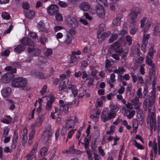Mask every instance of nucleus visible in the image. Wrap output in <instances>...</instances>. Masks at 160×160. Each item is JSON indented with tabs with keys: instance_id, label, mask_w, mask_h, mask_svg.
<instances>
[{
	"instance_id": "nucleus-1",
	"label": "nucleus",
	"mask_w": 160,
	"mask_h": 160,
	"mask_svg": "<svg viewBox=\"0 0 160 160\" xmlns=\"http://www.w3.org/2000/svg\"><path fill=\"white\" fill-rule=\"evenodd\" d=\"M156 89H152L149 94L148 104V115L147 119V123L149 124L150 131H155L157 129L155 107H152L156 101Z\"/></svg>"
},
{
	"instance_id": "nucleus-2",
	"label": "nucleus",
	"mask_w": 160,
	"mask_h": 160,
	"mask_svg": "<svg viewBox=\"0 0 160 160\" xmlns=\"http://www.w3.org/2000/svg\"><path fill=\"white\" fill-rule=\"evenodd\" d=\"M12 86L13 87L19 88L24 90L30 88L28 86V81L26 79L21 77L13 79L12 82Z\"/></svg>"
},
{
	"instance_id": "nucleus-3",
	"label": "nucleus",
	"mask_w": 160,
	"mask_h": 160,
	"mask_svg": "<svg viewBox=\"0 0 160 160\" xmlns=\"http://www.w3.org/2000/svg\"><path fill=\"white\" fill-rule=\"evenodd\" d=\"M61 81L59 86V92L60 94H63L67 91L66 86L68 84L69 80L66 77L65 74L61 75L60 76Z\"/></svg>"
},
{
	"instance_id": "nucleus-4",
	"label": "nucleus",
	"mask_w": 160,
	"mask_h": 160,
	"mask_svg": "<svg viewBox=\"0 0 160 160\" xmlns=\"http://www.w3.org/2000/svg\"><path fill=\"white\" fill-rule=\"evenodd\" d=\"M139 13V9L138 8H134L131 10L129 14V16L131 18L130 22L131 25L136 26L138 24L137 18Z\"/></svg>"
},
{
	"instance_id": "nucleus-5",
	"label": "nucleus",
	"mask_w": 160,
	"mask_h": 160,
	"mask_svg": "<svg viewBox=\"0 0 160 160\" xmlns=\"http://www.w3.org/2000/svg\"><path fill=\"white\" fill-rule=\"evenodd\" d=\"M66 23L68 26L73 28H77L78 26V22L76 18L68 15L65 20Z\"/></svg>"
},
{
	"instance_id": "nucleus-6",
	"label": "nucleus",
	"mask_w": 160,
	"mask_h": 160,
	"mask_svg": "<svg viewBox=\"0 0 160 160\" xmlns=\"http://www.w3.org/2000/svg\"><path fill=\"white\" fill-rule=\"evenodd\" d=\"M38 146V142H35L33 145L32 149L27 156V160H36V154Z\"/></svg>"
},
{
	"instance_id": "nucleus-7",
	"label": "nucleus",
	"mask_w": 160,
	"mask_h": 160,
	"mask_svg": "<svg viewBox=\"0 0 160 160\" xmlns=\"http://www.w3.org/2000/svg\"><path fill=\"white\" fill-rule=\"evenodd\" d=\"M95 10L98 17L103 18L105 15V10L103 7L100 4L97 5L96 7Z\"/></svg>"
},
{
	"instance_id": "nucleus-8",
	"label": "nucleus",
	"mask_w": 160,
	"mask_h": 160,
	"mask_svg": "<svg viewBox=\"0 0 160 160\" xmlns=\"http://www.w3.org/2000/svg\"><path fill=\"white\" fill-rule=\"evenodd\" d=\"M52 133L49 130H45L42 134V138L44 142L46 143L51 140Z\"/></svg>"
},
{
	"instance_id": "nucleus-9",
	"label": "nucleus",
	"mask_w": 160,
	"mask_h": 160,
	"mask_svg": "<svg viewBox=\"0 0 160 160\" xmlns=\"http://www.w3.org/2000/svg\"><path fill=\"white\" fill-rule=\"evenodd\" d=\"M77 120H75L74 121L72 119V117L71 116L65 119V125L69 128H73L75 125V122H77Z\"/></svg>"
},
{
	"instance_id": "nucleus-10",
	"label": "nucleus",
	"mask_w": 160,
	"mask_h": 160,
	"mask_svg": "<svg viewBox=\"0 0 160 160\" xmlns=\"http://www.w3.org/2000/svg\"><path fill=\"white\" fill-rule=\"evenodd\" d=\"M14 77V75L13 74L7 73L3 75L1 78V80L4 83H8Z\"/></svg>"
},
{
	"instance_id": "nucleus-11",
	"label": "nucleus",
	"mask_w": 160,
	"mask_h": 160,
	"mask_svg": "<svg viewBox=\"0 0 160 160\" xmlns=\"http://www.w3.org/2000/svg\"><path fill=\"white\" fill-rule=\"evenodd\" d=\"M58 10V6L55 5H52L48 8L47 11L49 15H53L57 13Z\"/></svg>"
},
{
	"instance_id": "nucleus-12",
	"label": "nucleus",
	"mask_w": 160,
	"mask_h": 160,
	"mask_svg": "<svg viewBox=\"0 0 160 160\" xmlns=\"http://www.w3.org/2000/svg\"><path fill=\"white\" fill-rule=\"evenodd\" d=\"M21 43L23 45H29L34 47L35 46V43L32 41L30 39L27 37H25L21 40Z\"/></svg>"
},
{
	"instance_id": "nucleus-13",
	"label": "nucleus",
	"mask_w": 160,
	"mask_h": 160,
	"mask_svg": "<svg viewBox=\"0 0 160 160\" xmlns=\"http://www.w3.org/2000/svg\"><path fill=\"white\" fill-rule=\"evenodd\" d=\"M111 47L112 48L114 49L117 52L122 53L123 51L122 48L120 46V43L118 42H116L113 43L111 45Z\"/></svg>"
},
{
	"instance_id": "nucleus-14",
	"label": "nucleus",
	"mask_w": 160,
	"mask_h": 160,
	"mask_svg": "<svg viewBox=\"0 0 160 160\" xmlns=\"http://www.w3.org/2000/svg\"><path fill=\"white\" fill-rule=\"evenodd\" d=\"M108 108H104L101 113V119L104 122L108 120Z\"/></svg>"
},
{
	"instance_id": "nucleus-15",
	"label": "nucleus",
	"mask_w": 160,
	"mask_h": 160,
	"mask_svg": "<svg viewBox=\"0 0 160 160\" xmlns=\"http://www.w3.org/2000/svg\"><path fill=\"white\" fill-rule=\"evenodd\" d=\"M157 154V142H153L152 149L151 151L150 156L151 157V160H152L153 155L154 154L155 157H156Z\"/></svg>"
},
{
	"instance_id": "nucleus-16",
	"label": "nucleus",
	"mask_w": 160,
	"mask_h": 160,
	"mask_svg": "<svg viewBox=\"0 0 160 160\" xmlns=\"http://www.w3.org/2000/svg\"><path fill=\"white\" fill-rule=\"evenodd\" d=\"M131 103L132 105L134 106V109H137L140 107L141 105V102H139L138 98L135 97L131 101Z\"/></svg>"
},
{
	"instance_id": "nucleus-17",
	"label": "nucleus",
	"mask_w": 160,
	"mask_h": 160,
	"mask_svg": "<svg viewBox=\"0 0 160 160\" xmlns=\"http://www.w3.org/2000/svg\"><path fill=\"white\" fill-rule=\"evenodd\" d=\"M122 17L121 14H118L112 21V25L115 27L119 25L121 23V19Z\"/></svg>"
},
{
	"instance_id": "nucleus-18",
	"label": "nucleus",
	"mask_w": 160,
	"mask_h": 160,
	"mask_svg": "<svg viewBox=\"0 0 160 160\" xmlns=\"http://www.w3.org/2000/svg\"><path fill=\"white\" fill-rule=\"evenodd\" d=\"M109 107L110 112H115V113H116L119 109V106L118 104H115L112 102L110 103Z\"/></svg>"
},
{
	"instance_id": "nucleus-19",
	"label": "nucleus",
	"mask_w": 160,
	"mask_h": 160,
	"mask_svg": "<svg viewBox=\"0 0 160 160\" xmlns=\"http://www.w3.org/2000/svg\"><path fill=\"white\" fill-rule=\"evenodd\" d=\"M28 52H32V54L34 56H38L41 52L40 50L38 48H29L28 49Z\"/></svg>"
},
{
	"instance_id": "nucleus-20",
	"label": "nucleus",
	"mask_w": 160,
	"mask_h": 160,
	"mask_svg": "<svg viewBox=\"0 0 160 160\" xmlns=\"http://www.w3.org/2000/svg\"><path fill=\"white\" fill-rule=\"evenodd\" d=\"M79 8L81 9L84 11H87L90 8L89 4L87 2H83L79 5Z\"/></svg>"
},
{
	"instance_id": "nucleus-21",
	"label": "nucleus",
	"mask_w": 160,
	"mask_h": 160,
	"mask_svg": "<svg viewBox=\"0 0 160 160\" xmlns=\"http://www.w3.org/2000/svg\"><path fill=\"white\" fill-rule=\"evenodd\" d=\"M118 33L119 31L118 29H114L113 34L109 39L110 42H113L117 38Z\"/></svg>"
},
{
	"instance_id": "nucleus-22",
	"label": "nucleus",
	"mask_w": 160,
	"mask_h": 160,
	"mask_svg": "<svg viewBox=\"0 0 160 160\" xmlns=\"http://www.w3.org/2000/svg\"><path fill=\"white\" fill-rule=\"evenodd\" d=\"M135 111L134 110L130 111L126 109L124 110V115H126L128 119L132 118L135 115Z\"/></svg>"
},
{
	"instance_id": "nucleus-23",
	"label": "nucleus",
	"mask_w": 160,
	"mask_h": 160,
	"mask_svg": "<svg viewBox=\"0 0 160 160\" xmlns=\"http://www.w3.org/2000/svg\"><path fill=\"white\" fill-rule=\"evenodd\" d=\"M158 142L159 151L160 150V117H158Z\"/></svg>"
},
{
	"instance_id": "nucleus-24",
	"label": "nucleus",
	"mask_w": 160,
	"mask_h": 160,
	"mask_svg": "<svg viewBox=\"0 0 160 160\" xmlns=\"http://www.w3.org/2000/svg\"><path fill=\"white\" fill-rule=\"evenodd\" d=\"M11 89L9 88H5L2 89V93L4 97H7L9 96L11 93Z\"/></svg>"
},
{
	"instance_id": "nucleus-25",
	"label": "nucleus",
	"mask_w": 160,
	"mask_h": 160,
	"mask_svg": "<svg viewBox=\"0 0 160 160\" xmlns=\"http://www.w3.org/2000/svg\"><path fill=\"white\" fill-rule=\"evenodd\" d=\"M68 88L72 92L75 97L78 95V91L76 88V86L73 84H69L68 86Z\"/></svg>"
},
{
	"instance_id": "nucleus-26",
	"label": "nucleus",
	"mask_w": 160,
	"mask_h": 160,
	"mask_svg": "<svg viewBox=\"0 0 160 160\" xmlns=\"http://www.w3.org/2000/svg\"><path fill=\"white\" fill-rule=\"evenodd\" d=\"M44 117L43 115H41L39 116L36 120L35 123L37 127L40 126L42 122L44 121Z\"/></svg>"
},
{
	"instance_id": "nucleus-27",
	"label": "nucleus",
	"mask_w": 160,
	"mask_h": 160,
	"mask_svg": "<svg viewBox=\"0 0 160 160\" xmlns=\"http://www.w3.org/2000/svg\"><path fill=\"white\" fill-rule=\"evenodd\" d=\"M59 103L60 107V109L63 110L65 113H67L68 112V107L66 106L64 102L62 100H60Z\"/></svg>"
},
{
	"instance_id": "nucleus-28",
	"label": "nucleus",
	"mask_w": 160,
	"mask_h": 160,
	"mask_svg": "<svg viewBox=\"0 0 160 160\" xmlns=\"http://www.w3.org/2000/svg\"><path fill=\"white\" fill-rule=\"evenodd\" d=\"M160 33V23H158L154 28L153 34L154 36H157Z\"/></svg>"
},
{
	"instance_id": "nucleus-29",
	"label": "nucleus",
	"mask_w": 160,
	"mask_h": 160,
	"mask_svg": "<svg viewBox=\"0 0 160 160\" xmlns=\"http://www.w3.org/2000/svg\"><path fill=\"white\" fill-rule=\"evenodd\" d=\"M26 48V46L22 45H19L16 47L14 49V51L17 53H20L23 51Z\"/></svg>"
},
{
	"instance_id": "nucleus-30",
	"label": "nucleus",
	"mask_w": 160,
	"mask_h": 160,
	"mask_svg": "<svg viewBox=\"0 0 160 160\" xmlns=\"http://www.w3.org/2000/svg\"><path fill=\"white\" fill-rule=\"evenodd\" d=\"M18 137L17 134L15 133L13 135L12 144L11 146V148L12 149H14L16 147L17 144V141L18 139Z\"/></svg>"
},
{
	"instance_id": "nucleus-31",
	"label": "nucleus",
	"mask_w": 160,
	"mask_h": 160,
	"mask_svg": "<svg viewBox=\"0 0 160 160\" xmlns=\"http://www.w3.org/2000/svg\"><path fill=\"white\" fill-rule=\"evenodd\" d=\"M137 116L138 119L142 120L143 118V114L142 109L139 108L137 109Z\"/></svg>"
},
{
	"instance_id": "nucleus-32",
	"label": "nucleus",
	"mask_w": 160,
	"mask_h": 160,
	"mask_svg": "<svg viewBox=\"0 0 160 160\" xmlns=\"http://www.w3.org/2000/svg\"><path fill=\"white\" fill-rule=\"evenodd\" d=\"M72 37L70 36L68 34L66 35V38L64 41L63 43L67 45H69L72 43Z\"/></svg>"
},
{
	"instance_id": "nucleus-33",
	"label": "nucleus",
	"mask_w": 160,
	"mask_h": 160,
	"mask_svg": "<svg viewBox=\"0 0 160 160\" xmlns=\"http://www.w3.org/2000/svg\"><path fill=\"white\" fill-rule=\"evenodd\" d=\"M156 52V51L154 49L153 46H151L149 48V51L148 52L147 56L150 57L152 58L154 54Z\"/></svg>"
},
{
	"instance_id": "nucleus-34",
	"label": "nucleus",
	"mask_w": 160,
	"mask_h": 160,
	"mask_svg": "<svg viewBox=\"0 0 160 160\" xmlns=\"http://www.w3.org/2000/svg\"><path fill=\"white\" fill-rule=\"evenodd\" d=\"M47 85H44L40 91V93L42 95V98L46 97L48 96V94H47V92L46 90L47 89Z\"/></svg>"
},
{
	"instance_id": "nucleus-35",
	"label": "nucleus",
	"mask_w": 160,
	"mask_h": 160,
	"mask_svg": "<svg viewBox=\"0 0 160 160\" xmlns=\"http://www.w3.org/2000/svg\"><path fill=\"white\" fill-rule=\"evenodd\" d=\"M157 78V77L155 75L149 77L150 80L152 81V89H155V87Z\"/></svg>"
},
{
	"instance_id": "nucleus-36",
	"label": "nucleus",
	"mask_w": 160,
	"mask_h": 160,
	"mask_svg": "<svg viewBox=\"0 0 160 160\" xmlns=\"http://www.w3.org/2000/svg\"><path fill=\"white\" fill-rule=\"evenodd\" d=\"M26 16L29 18H31L35 15V12L33 10L27 11L25 14Z\"/></svg>"
},
{
	"instance_id": "nucleus-37",
	"label": "nucleus",
	"mask_w": 160,
	"mask_h": 160,
	"mask_svg": "<svg viewBox=\"0 0 160 160\" xmlns=\"http://www.w3.org/2000/svg\"><path fill=\"white\" fill-rule=\"evenodd\" d=\"M89 67L91 71V76L93 77H95L98 71L95 69V67L93 66H90Z\"/></svg>"
},
{
	"instance_id": "nucleus-38",
	"label": "nucleus",
	"mask_w": 160,
	"mask_h": 160,
	"mask_svg": "<svg viewBox=\"0 0 160 160\" xmlns=\"http://www.w3.org/2000/svg\"><path fill=\"white\" fill-rule=\"evenodd\" d=\"M125 69L122 67H119L118 69L113 70V72L115 73L122 74L125 72Z\"/></svg>"
},
{
	"instance_id": "nucleus-39",
	"label": "nucleus",
	"mask_w": 160,
	"mask_h": 160,
	"mask_svg": "<svg viewBox=\"0 0 160 160\" xmlns=\"http://www.w3.org/2000/svg\"><path fill=\"white\" fill-rule=\"evenodd\" d=\"M79 57H77L72 52V53L70 56V62L73 63L74 62H78V58Z\"/></svg>"
},
{
	"instance_id": "nucleus-40",
	"label": "nucleus",
	"mask_w": 160,
	"mask_h": 160,
	"mask_svg": "<svg viewBox=\"0 0 160 160\" xmlns=\"http://www.w3.org/2000/svg\"><path fill=\"white\" fill-rule=\"evenodd\" d=\"M1 121L3 123L9 124L11 122L12 118L10 116H7L5 118H2Z\"/></svg>"
},
{
	"instance_id": "nucleus-41",
	"label": "nucleus",
	"mask_w": 160,
	"mask_h": 160,
	"mask_svg": "<svg viewBox=\"0 0 160 160\" xmlns=\"http://www.w3.org/2000/svg\"><path fill=\"white\" fill-rule=\"evenodd\" d=\"M48 149L45 147L42 148L40 150L39 153L42 156H46L48 153Z\"/></svg>"
},
{
	"instance_id": "nucleus-42",
	"label": "nucleus",
	"mask_w": 160,
	"mask_h": 160,
	"mask_svg": "<svg viewBox=\"0 0 160 160\" xmlns=\"http://www.w3.org/2000/svg\"><path fill=\"white\" fill-rule=\"evenodd\" d=\"M2 16L3 18L6 20H9L10 18V14L6 12H3L2 14Z\"/></svg>"
},
{
	"instance_id": "nucleus-43",
	"label": "nucleus",
	"mask_w": 160,
	"mask_h": 160,
	"mask_svg": "<svg viewBox=\"0 0 160 160\" xmlns=\"http://www.w3.org/2000/svg\"><path fill=\"white\" fill-rule=\"evenodd\" d=\"M5 70L6 71H10L11 73L13 74L15 73L16 71V70L15 68H12L11 66H8L6 67L5 68Z\"/></svg>"
},
{
	"instance_id": "nucleus-44",
	"label": "nucleus",
	"mask_w": 160,
	"mask_h": 160,
	"mask_svg": "<svg viewBox=\"0 0 160 160\" xmlns=\"http://www.w3.org/2000/svg\"><path fill=\"white\" fill-rule=\"evenodd\" d=\"M104 36L103 32H98L97 33V38L100 41L105 39Z\"/></svg>"
},
{
	"instance_id": "nucleus-45",
	"label": "nucleus",
	"mask_w": 160,
	"mask_h": 160,
	"mask_svg": "<svg viewBox=\"0 0 160 160\" xmlns=\"http://www.w3.org/2000/svg\"><path fill=\"white\" fill-rule=\"evenodd\" d=\"M149 34H147L145 35V34H144L142 43L147 44L148 43V40L149 39Z\"/></svg>"
},
{
	"instance_id": "nucleus-46",
	"label": "nucleus",
	"mask_w": 160,
	"mask_h": 160,
	"mask_svg": "<svg viewBox=\"0 0 160 160\" xmlns=\"http://www.w3.org/2000/svg\"><path fill=\"white\" fill-rule=\"evenodd\" d=\"M152 58H151L150 57L147 56L146 57V62L147 64L152 66V65H155L154 64L152 63V61L151 59Z\"/></svg>"
},
{
	"instance_id": "nucleus-47",
	"label": "nucleus",
	"mask_w": 160,
	"mask_h": 160,
	"mask_svg": "<svg viewBox=\"0 0 160 160\" xmlns=\"http://www.w3.org/2000/svg\"><path fill=\"white\" fill-rule=\"evenodd\" d=\"M151 67L149 70V77L153 76L154 75H155L153 73V72L155 69V65H152V66H151Z\"/></svg>"
},
{
	"instance_id": "nucleus-48",
	"label": "nucleus",
	"mask_w": 160,
	"mask_h": 160,
	"mask_svg": "<svg viewBox=\"0 0 160 160\" xmlns=\"http://www.w3.org/2000/svg\"><path fill=\"white\" fill-rule=\"evenodd\" d=\"M38 61L42 63H45L47 62L46 58L43 56H39L38 58Z\"/></svg>"
},
{
	"instance_id": "nucleus-49",
	"label": "nucleus",
	"mask_w": 160,
	"mask_h": 160,
	"mask_svg": "<svg viewBox=\"0 0 160 160\" xmlns=\"http://www.w3.org/2000/svg\"><path fill=\"white\" fill-rule=\"evenodd\" d=\"M108 120H110L115 118L116 115V113L110 112L108 113Z\"/></svg>"
},
{
	"instance_id": "nucleus-50",
	"label": "nucleus",
	"mask_w": 160,
	"mask_h": 160,
	"mask_svg": "<svg viewBox=\"0 0 160 160\" xmlns=\"http://www.w3.org/2000/svg\"><path fill=\"white\" fill-rule=\"evenodd\" d=\"M128 55V52H125L121 57L122 62L123 63L126 62V57Z\"/></svg>"
},
{
	"instance_id": "nucleus-51",
	"label": "nucleus",
	"mask_w": 160,
	"mask_h": 160,
	"mask_svg": "<svg viewBox=\"0 0 160 160\" xmlns=\"http://www.w3.org/2000/svg\"><path fill=\"white\" fill-rule=\"evenodd\" d=\"M151 23L152 22L150 21H148L147 22L145 26V27L143 30V32H146L148 29V28L150 27Z\"/></svg>"
},
{
	"instance_id": "nucleus-52",
	"label": "nucleus",
	"mask_w": 160,
	"mask_h": 160,
	"mask_svg": "<svg viewBox=\"0 0 160 160\" xmlns=\"http://www.w3.org/2000/svg\"><path fill=\"white\" fill-rule=\"evenodd\" d=\"M133 145L138 149H142L143 148V146L138 143L136 141H134Z\"/></svg>"
},
{
	"instance_id": "nucleus-53",
	"label": "nucleus",
	"mask_w": 160,
	"mask_h": 160,
	"mask_svg": "<svg viewBox=\"0 0 160 160\" xmlns=\"http://www.w3.org/2000/svg\"><path fill=\"white\" fill-rule=\"evenodd\" d=\"M56 19L58 21H60L62 20L63 18L61 15L59 13L57 12L56 14Z\"/></svg>"
},
{
	"instance_id": "nucleus-54",
	"label": "nucleus",
	"mask_w": 160,
	"mask_h": 160,
	"mask_svg": "<svg viewBox=\"0 0 160 160\" xmlns=\"http://www.w3.org/2000/svg\"><path fill=\"white\" fill-rule=\"evenodd\" d=\"M127 28L126 27H124L122 28V30L120 32V34L122 36H124L125 34H127Z\"/></svg>"
},
{
	"instance_id": "nucleus-55",
	"label": "nucleus",
	"mask_w": 160,
	"mask_h": 160,
	"mask_svg": "<svg viewBox=\"0 0 160 160\" xmlns=\"http://www.w3.org/2000/svg\"><path fill=\"white\" fill-rule=\"evenodd\" d=\"M42 74V73L38 72H32V75L35 78H39V76H41Z\"/></svg>"
},
{
	"instance_id": "nucleus-56",
	"label": "nucleus",
	"mask_w": 160,
	"mask_h": 160,
	"mask_svg": "<svg viewBox=\"0 0 160 160\" xmlns=\"http://www.w3.org/2000/svg\"><path fill=\"white\" fill-rule=\"evenodd\" d=\"M69 129V128L67 127V125H63L62 129L61 134L62 135H65L67 129Z\"/></svg>"
},
{
	"instance_id": "nucleus-57",
	"label": "nucleus",
	"mask_w": 160,
	"mask_h": 160,
	"mask_svg": "<svg viewBox=\"0 0 160 160\" xmlns=\"http://www.w3.org/2000/svg\"><path fill=\"white\" fill-rule=\"evenodd\" d=\"M126 39L128 45H130L131 44L132 40L130 36L128 35L126 36Z\"/></svg>"
},
{
	"instance_id": "nucleus-58",
	"label": "nucleus",
	"mask_w": 160,
	"mask_h": 160,
	"mask_svg": "<svg viewBox=\"0 0 160 160\" xmlns=\"http://www.w3.org/2000/svg\"><path fill=\"white\" fill-rule=\"evenodd\" d=\"M9 132V129L8 127H5L3 128V136L6 137L8 135Z\"/></svg>"
},
{
	"instance_id": "nucleus-59",
	"label": "nucleus",
	"mask_w": 160,
	"mask_h": 160,
	"mask_svg": "<svg viewBox=\"0 0 160 160\" xmlns=\"http://www.w3.org/2000/svg\"><path fill=\"white\" fill-rule=\"evenodd\" d=\"M136 94L138 98H142V89L141 88H139L137 91Z\"/></svg>"
},
{
	"instance_id": "nucleus-60",
	"label": "nucleus",
	"mask_w": 160,
	"mask_h": 160,
	"mask_svg": "<svg viewBox=\"0 0 160 160\" xmlns=\"http://www.w3.org/2000/svg\"><path fill=\"white\" fill-rule=\"evenodd\" d=\"M76 129H72L68 132V138L70 139L71 138L72 135L75 132Z\"/></svg>"
},
{
	"instance_id": "nucleus-61",
	"label": "nucleus",
	"mask_w": 160,
	"mask_h": 160,
	"mask_svg": "<svg viewBox=\"0 0 160 160\" xmlns=\"http://www.w3.org/2000/svg\"><path fill=\"white\" fill-rule=\"evenodd\" d=\"M63 29V27L59 26H56L53 28L54 31L56 32H58Z\"/></svg>"
},
{
	"instance_id": "nucleus-62",
	"label": "nucleus",
	"mask_w": 160,
	"mask_h": 160,
	"mask_svg": "<svg viewBox=\"0 0 160 160\" xmlns=\"http://www.w3.org/2000/svg\"><path fill=\"white\" fill-rule=\"evenodd\" d=\"M138 28L136 27L132 28L130 30V32L132 35L135 34L138 30Z\"/></svg>"
},
{
	"instance_id": "nucleus-63",
	"label": "nucleus",
	"mask_w": 160,
	"mask_h": 160,
	"mask_svg": "<svg viewBox=\"0 0 160 160\" xmlns=\"http://www.w3.org/2000/svg\"><path fill=\"white\" fill-rule=\"evenodd\" d=\"M131 75L132 78V81L133 82H136L137 80L138 77H137L136 75H134L132 72L131 73Z\"/></svg>"
},
{
	"instance_id": "nucleus-64",
	"label": "nucleus",
	"mask_w": 160,
	"mask_h": 160,
	"mask_svg": "<svg viewBox=\"0 0 160 160\" xmlns=\"http://www.w3.org/2000/svg\"><path fill=\"white\" fill-rule=\"evenodd\" d=\"M56 38L57 40L61 39L63 37V34L62 33L59 32H58L55 35Z\"/></svg>"
}]
</instances>
